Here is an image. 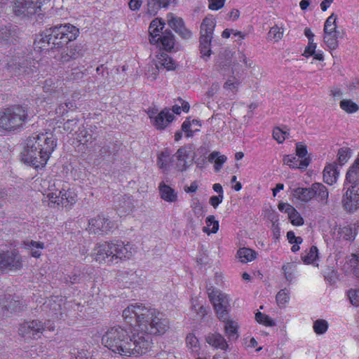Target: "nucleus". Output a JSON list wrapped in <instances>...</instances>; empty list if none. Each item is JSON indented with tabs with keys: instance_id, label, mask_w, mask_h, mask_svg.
Listing matches in <instances>:
<instances>
[{
	"instance_id": "10",
	"label": "nucleus",
	"mask_w": 359,
	"mask_h": 359,
	"mask_svg": "<svg viewBox=\"0 0 359 359\" xmlns=\"http://www.w3.org/2000/svg\"><path fill=\"white\" fill-rule=\"evenodd\" d=\"M113 241L98 243L95 246L92 256L95 262L107 265L114 264Z\"/></svg>"
},
{
	"instance_id": "51",
	"label": "nucleus",
	"mask_w": 359,
	"mask_h": 359,
	"mask_svg": "<svg viewBox=\"0 0 359 359\" xmlns=\"http://www.w3.org/2000/svg\"><path fill=\"white\" fill-rule=\"evenodd\" d=\"M336 20L337 16L334 13L328 17L324 25V32H337Z\"/></svg>"
},
{
	"instance_id": "36",
	"label": "nucleus",
	"mask_w": 359,
	"mask_h": 359,
	"mask_svg": "<svg viewBox=\"0 0 359 359\" xmlns=\"http://www.w3.org/2000/svg\"><path fill=\"white\" fill-rule=\"evenodd\" d=\"M156 67H163L168 70H172L175 68L173 60L165 53H162L157 57Z\"/></svg>"
},
{
	"instance_id": "6",
	"label": "nucleus",
	"mask_w": 359,
	"mask_h": 359,
	"mask_svg": "<svg viewBox=\"0 0 359 359\" xmlns=\"http://www.w3.org/2000/svg\"><path fill=\"white\" fill-rule=\"evenodd\" d=\"M38 62L31 57H17L11 59L7 64V70L12 76L21 79H29L37 72Z\"/></svg>"
},
{
	"instance_id": "45",
	"label": "nucleus",
	"mask_w": 359,
	"mask_h": 359,
	"mask_svg": "<svg viewBox=\"0 0 359 359\" xmlns=\"http://www.w3.org/2000/svg\"><path fill=\"white\" fill-rule=\"evenodd\" d=\"M285 279L291 283L294 278V272L296 271V266L292 263H286L282 266Z\"/></svg>"
},
{
	"instance_id": "7",
	"label": "nucleus",
	"mask_w": 359,
	"mask_h": 359,
	"mask_svg": "<svg viewBox=\"0 0 359 359\" xmlns=\"http://www.w3.org/2000/svg\"><path fill=\"white\" fill-rule=\"evenodd\" d=\"M208 298L212 304L219 320H224L228 317L230 310V299L229 296L212 287L207 289Z\"/></svg>"
},
{
	"instance_id": "21",
	"label": "nucleus",
	"mask_w": 359,
	"mask_h": 359,
	"mask_svg": "<svg viewBox=\"0 0 359 359\" xmlns=\"http://www.w3.org/2000/svg\"><path fill=\"white\" fill-rule=\"evenodd\" d=\"M313 198L322 205L329 203V191L327 187L321 183H313L311 185Z\"/></svg>"
},
{
	"instance_id": "47",
	"label": "nucleus",
	"mask_w": 359,
	"mask_h": 359,
	"mask_svg": "<svg viewBox=\"0 0 359 359\" xmlns=\"http://www.w3.org/2000/svg\"><path fill=\"white\" fill-rule=\"evenodd\" d=\"M187 347L192 351L198 353L199 351V341L194 334H189L186 338Z\"/></svg>"
},
{
	"instance_id": "42",
	"label": "nucleus",
	"mask_w": 359,
	"mask_h": 359,
	"mask_svg": "<svg viewBox=\"0 0 359 359\" xmlns=\"http://www.w3.org/2000/svg\"><path fill=\"white\" fill-rule=\"evenodd\" d=\"M352 149L349 147H341L337 152V161L339 165H344L351 157Z\"/></svg>"
},
{
	"instance_id": "13",
	"label": "nucleus",
	"mask_w": 359,
	"mask_h": 359,
	"mask_svg": "<svg viewBox=\"0 0 359 359\" xmlns=\"http://www.w3.org/2000/svg\"><path fill=\"white\" fill-rule=\"evenodd\" d=\"M113 228V222L104 215H97L88 221L87 231L89 233H107Z\"/></svg>"
},
{
	"instance_id": "23",
	"label": "nucleus",
	"mask_w": 359,
	"mask_h": 359,
	"mask_svg": "<svg viewBox=\"0 0 359 359\" xmlns=\"http://www.w3.org/2000/svg\"><path fill=\"white\" fill-rule=\"evenodd\" d=\"M206 342L215 347L223 351H226L229 348V344L224 337L219 333H210L205 338Z\"/></svg>"
},
{
	"instance_id": "22",
	"label": "nucleus",
	"mask_w": 359,
	"mask_h": 359,
	"mask_svg": "<svg viewBox=\"0 0 359 359\" xmlns=\"http://www.w3.org/2000/svg\"><path fill=\"white\" fill-rule=\"evenodd\" d=\"M16 34L15 26L0 27V48H7L13 42Z\"/></svg>"
},
{
	"instance_id": "29",
	"label": "nucleus",
	"mask_w": 359,
	"mask_h": 359,
	"mask_svg": "<svg viewBox=\"0 0 359 359\" xmlns=\"http://www.w3.org/2000/svg\"><path fill=\"white\" fill-rule=\"evenodd\" d=\"M339 171L335 163L325 166L323 170L324 182L330 185L334 184L339 177Z\"/></svg>"
},
{
	"instance_id": "59",
	"label": "nucleus",
	"mask_w": 359,
	"mask_h": 359,
	"mask_svg": "<svg viewBox=\"0 0 359 359\" xmlns=\"http://www.w3.org/2000/svg\"><path fill=\"white\" fill-rule=\"evenodd\" d=\"M240 84L238 80L235 77L229 79L224 84V88L231 91H236Z\"/></svg>"
},
{
	"instance_id": "15",
	"label": "nucleus",
	"mask_w": 359,
	"mask_h": 359,
	"mask_svg": "<svg viewBox=\"0 0 359 359\" xmlns=\"http://www.w3.org/2000/svg\"><path fill=\"white\" fill-rule=\"evenodd\" d=\"M342 203L345 209L350 212L359 208V185L351 184L344 195Z\"/></svg>"
},
{
	"instance_id": "16",
	"label": "nucleus",
	"mask_w": 359,
	"mask_h": 359,
	"mask_svg": "<svg viewBox=\"0 0 359 359\" xmlns=\"http://www.w3.org/2000/svg\"><path fill=\"white\" fill-rule=\"evenodd\" d=\"M46 184H48L47 193L46 194V198L48 201V205L50 207H53L55 206V201L59 198L58 196L62 193L61 190L65 184L60 180H45L43 184L46 185Z\"/></svg>"
},
{
	"instance_id": "17",
	"label": "nucleus",
	"mask_w": 359,
	"mask_h": 359,
	"mask_svg": "<svg viewBox=\"0 0 359 359\" xmlns=\"http://www.w3.org/2000/svg\"><path fill=\"white\" fill-rule=\"evenodd\" d=\"M149 118L152 119L153 125L159 130L164 129L174 119V115L169 109L162 110L157 116L154 111L149 112Z\"/></svg>"
},
{
	"instance_id": "33",
	"label": "nucleus",
	"mask_w": 359,
	"mask_h": 359,
	"mask_svg": "<svg viewBox=\"0 0 359 359\" xmlns=\"http://www.w3.org/2000/svg\"><path fill=\"white\" fill-rule=\"evenodd\" d=\"M189 151L187 147H181L177 151L175 156L177 160V168L178 170L182 172L187 170L188 167L187 158L189 156Z\"/></svg>"
},
{
	"instance_id": "35",
	"label": "nucleus",
	"mask_w": 359,
	"mask_h": 359,
	"mask_svg": "<svg viewBox=\"0 0 359 359\" xmlns=\"http://www.w3.org/2000/svg\"><path fill=\"white\" fill-rule=\"evenodd\" d=\"M171 154L168 149H165L158 155L157 165L163 172L168 171L171 162Z\"/></svg>"
},
{
	"instance_id": "25",
	"label": "nucleus",
	"mask_w": 359,
	"mask_h": 359,
	"mask_svg": "<svg viewBox=\"0 0 359 359\" xmlns=\"http://www.w3.org/2000/svg\"><path fill=\"white\" fill-rule=\"evenodd\" d=\"M0 308L11 312H17L22 309L23 306L18 299L8 294L0 299Z\"/></svg>"
},
{
	"instance_id": "2",
	"label": "nucleus",
	"mask_w": 359,
	"mask_h": 359,
	"mask_svg": "<svg viewBox=\"0 0 359 359\" xmlns=\"http://www.w3.org/2000/svg\"><path fill=\"white\" fill-rule=\"evenodd\" d=\"M134 333L120 326L110 327L102 337V343L122 356L142 355L148 351V340L139 341Z\"/></svg>"
},
{
	"instance_id": "1",
	"label": "nucleus",
	"mask_w": 359,
	"mask_h": 359,
	"mask_svg": "<svg viewBox=\"0 0 359 359\" xmlns=\"http://www.w3.org/2000/svg\"><path fill=\"white\" fill-rule=\"evenodd\" d=\"M123 317L130 323V333H134L139 341L148 340V350L153 335H162L170 328L169 320L156 309L142 304H130L123 311Z\"/></svg>"
},
{
	"instance_id": "3",
	"label": "nucleus",
	"mask_w": 359,
	"mask_h": 359,
	"mask_svg": "<svg viewBox=\"0 0 359 359\" xmlns=\"http://www.w3.org/2000/svg\"><path fill=\"white\" fill-rule=\"evenodd\" d=\"M57 147V139L52 133H34L25 141L22 161L36 169L43 168Z\"/></svg>"
},
{
	"instance_id": "5",
	"label": "nucleus",
	"mask_w": 359,
	"mask_h": 359,
	"mask_svg": "<svg viewBox=\"0 0 359 359\" xmlns=\"http://www.w3.org/2000/svg\"><path fill=\"white\" fill-rule=\"evenodd\" d=\"M51 47L59 49L64 47L69 41L75 40L79 34V30L71 24H60L47 29Z\"/></svg>"
},
{
	"instance_id": "34",
	"label": "nucleus",
	"mask_w": 359,
	"mask_h": 359,
	"mask_svg": "<svg viewBox=\"0 0 359 359\" xmlns=\"http://www.w3.org/2000/svg\"><path fill=\"white\" fill-rule=\"evenodd\" d=\"M337 233L340 239L353 241L357 234L355 225H348L339 228Z\"/></svg>"
},
{
	"instance_id": "31",
	"label": "nucleus",
	"mask_w": 359,
	"mask_h": 359,
	"mask_svg": "<svg viewBox=\"0 0 359 359\" xmlns=\"http://www.w3.org/2000/svg\"><path fill=\"white\" fill-rule=\"evenodd\" d=\"M48 38V30L46 29L35 39L34 48L38 50H53L51 47V41Z\"/></svg>"
},
{
	"instance_id": "55",
	"label": "nucleus",
	"mask_w": 359,
	"mask_h": 359,
	"mask_svg": "<svg viewBox=\"0 0 359 359\" xmlns=\"http://www.w3.org/2000/svg\"><path fill=\"white\" fill-rule=\"evenodd\" d=\"M291 223L294 226H302L304 224V219L297 210L294 208L291 214L288 215Z\"/></svg>"
},
{
	"instance_id": "44",
	"label": "nucleus",
	"mask_w": 359,
	"mask_h": 359,
	"mask_svg": "<svg viewBox=\"0 0 359 359\" xmlns=\"http://www.w3.org/2000/svg\"><path fill=\"white\" fill-rule=\"evenodd\" d=\"M318 248L316 246L310 248L308 252L302 256V259L305 264H311L313 262L318 256Z\"/></svg>"
},
{
	"instance_id": "64",
	"label": "nucleus",
	"mask_w": 359,
	"mask_h": 359,
	"mask_svg": "<svg viewBox=\"0 0 359 359\" xmlns=\"http://www.w3.org/2000/svg\"><path fill=\"white\" fill-rule=\"evenodd\" d=\"M316 48V43L313 42V40H311L310 38V41H309V45L306 48L304 55L306 57H309L314 55Z\"/></svg>"
},
{
	"instance_id": "48",
	"label": "nucleus",
	"mask_w": 359,
	"mask_h": 359,
	"mask_svg": "<svg viewBox=\"0 0 359 359\" xmlns=\"http://www.w3.org/2000/svg\"><path fill=\"white\" fill-rule=\"evenodd\" d=\"M340 107L347 113H354L359 109L358 105L351 100H341Z\"/></svg>"
},
{
	"instance_id": "41",
	"label": "nucleus",
	"mask_w": 359,
	"mask_h": 359,
	"mask_svg": "<svg viewBox=\"0 0 359 359\" xmlns=\"http://www.w3.org/2000/svg\"><path fill=\"white\" fill-rule=\"evenodd\" d=\"M205 222L207 226H204L203 228V231L210 234V233H215L219 229V222L215 220V218L213 215H209L206 219Z\"/></svg>"
},
{
	"instance_id": "27",
	"label": "nucleus",
	"mask_w": 359,
	"mask_h": 359,
	"mask_svg": "<svg viewBox=\"0 0 359 359\" xmlns=\"http://www.w3.org/2000/svg\"><path fill=\"white\" fill-rule=\"evenodd\" d=\"M161 198L166 202L175 203L177 201V194L171 187L161 182L158 186Z\"/></svg>"
},
{
	"instance_id": "8",
	"label": "nucleus",
	"mask_w": 359,
	"mask_h": 359,
	"mask_svg": "<svg viewBox=\"0 0 359 359\" xmlns=\"http://www.w3.org/2000/svg\"><path fill=\"white\" fill-rule=\"evenodd\" d=\"M46 328L50 331H53L55 329L54 326L46 325L39 320H33L20 324L18 332V334L25 341H30L33 339H39Z\"/></svg>"
},
{
	"instance_id": "18",
	"label": "nucleus",
	"mask_w": 359,
	"mask_h": 359,
	"mask_svg": "<svg viewBox=\"0 0 359 359\" xmlns=\"http://www.w3.org/2000/svg\"><path fill=\"white\" fill-rule=\"evenodd\" d=\"M168 22L169 26L182 38L189 39L191 37V33L185 27L184 21L181 18L174 16L170 13L168 15Z\"/></svg>"
},
{
	"instance_id": "19",
	"label": "nucleus",
	"mask_w": 359,
	"mask_h": 359,
	"mask_svg": "<svg viewBox=\"0 0 359 359\" xmlns=\"http://www.w3.org/2000/svg\"><path fill=\"white\" fill-rule=\"evenodd\" d=\"M59 198L55 201V205L67 206L74 204L77 201L76 194L65 184L61 190Z\"/></svg>"
},
{
	"instance_id": "9",
	"label": "nucleus",
	"mask_w": 359,
	"mask_h": 359,
	"mask_svg": "<svg viewBox=\"0 0 359 359\" xmlns=\"http://www.w3.org/2000/svg\"><path fill=\"white\" fill-rule=\"evenodd\" d=\"M215 27V21L211 18H205L201 25L200 50L203 57H208L210 55V43L213 31Z\"/></svg>"
},
{
	"instance_id": "60",
	"label": "nucleus",
	"mask_w": 359,
	"mask_h": 359,
	"mask_svg": "<svg viewBox=\"0 0 359 359\" xmlns=\"http://www.w3.org/2000/svg\"><path fill=\"white\" fill-rule=\"evenodd\" d=\"M122 203L123 204L121 205L120 208L123 209V212H124L125 213H128L133 210L134 205L133 203V200L130 198V197H124Z\"/></svg>"
},
{
	"instance_id": "24",
	"label": "nucleus",
	"mask_w": 359,
	"mask_h": 359,
	"mask_svg": "<svg viewBox=\"0 0 359 359\" xmlns=\"http://www.w3.org/2000/svg\"><path fill=\"white\" fill-rule=\"evenodd\" d=\"M62 81L57 78L46 79L43 85V91L50 95H58L62 91Z\"/></svg>"
},
{
	"instance_id": "30",
	"label": "nucleus",
	"mask_w": 359,
	"mask_h": 359,
	"mask_svg": "<svg viewBox=\"0 0 359 359\" xmlns=\"http://www.w3.org/2000/svg\"><path fill=\"white\" fill-rule=\"evenodd\" d=\"M292 196L297 200L303 202L308 203L313 198V191L311 186L310 187H297L292 191Z\"/></svg>"
},
{
	"instance_id": "50",
	"label": "nucleus",
	"mask_w": 359,
	"mask_h": 359,
	"mask_svg": "<svg viewBox=\"0 0 359 359\" xmlns=\"http://www.w3.org/2000/svg\"><path fill=\"white\" fill-rule=\"evenodd\" d=\"M255 319L257 323L265 326L273 327L276 325L274 320H272L269 316L259 311L255 313Z\"/></svg>"
},
{
	"instance_id": "62",
	"label": "nucleus",
	"mask_w": 359,
	"mask_h": 359,
	"mask_svg": "<svg viewBox=\"0 0 359 359\" xmlns=\"http://www.w3.org/2000/svg\"><path fill=\"white\" fill-rule=\"evenodd\" d=\"M78 127V121L76 119L67 120L63 126V128L68 133H72Z\"/></svg>"
},
{
	"instance_id": "57",
	"label": "nucleus",
	"mask_w": 359,
	"mask_h": 359,
	"mask_svg": "<svg viewBox=\"0 0 359 359\" xmlns=\"http://www.w3.org/2000/svg\"><path fill=\"white\" fill-rule=\"evenodd\" d=\"M347 294L351 304L354 306H359V289H350Z\"/></svg>"
},
{
	"instance_id": "11",
	"label": "nucleus",
	"mask_w": 359,
	"mask_h": 359,
	"mask_svg": "<svg viewBox=\"0 0 359 359\" xmlns=\"http://www.w3.org/2000/svg\"><path fill=\"white\" fill-rule=\"evenodd\" d=\"M22 267L21 256L15 250L0 252V270L17 271Z\"/></svg>"
},
{
	"instance_id": "46",
	"label": "nucleus",
	"mask_w": 359,
	"mask_h": 359,
	"mask_svg": "<svg viewBox=\"0 0 359 359\" xmlns=\"http://www.w3.org/2000/svg\"><path fill=\"white\" fill-rule=\"evenodd\" d=\"M276 299L279 307H285L290 300V291L285 288L280 290L276 294Z\"/></svg>"
},
{
	"instance_id": "32",
	"label": "nucleus",
	"mask_w": 359,
	"mask_h": 359,
	"mask_svg": "<svg viewBox=\"0 0 359 359\" xmlns=\"http://www.w3.org/2000/svg\"><path fill=\"white\" fill-rule=\"evenodd\" d=\"M283 163L292 168L305 169L309 164V159H300L292 155H286L283 159Z\"/></svg>"
},
{
	"instance_id": "56",
	"label": "nucleus",
	"mask_w": 359,
	"mask_h": 359,
	"mask_svg": "<svg viewBox=\"0 0 359 359\" xmlns=\"http://www.w3.org/2000/svg\"><path fill=\"white\" fill-rule=\"evenodd\" d=\"M289 133L287 130H283L279 128H276L273 131V138L278 142L282 143L287 138Z\"/></svg>"
},
{
	"instance_id": "53",
	"label": "nucleus",
	"mask_w": 359,
	"mask_h": 359,
	"mask_svg": "<svg viewBox=\"0 0 359 359\" xmlns=\"http://www.w3.org/2000/svg\"><path fill=\"white\" fill-rule=\"evenodd\" d=\"M163 27L164 24L162 23L161 20L158 19L152 20L149 27L150 35H159V33L162 31Z\"/></svg>"
},
{
	"instance_id": "12",
	"label": "nucleus",
	"mask_w": 359,
	"mask_h": 359,
	"mask_svg": "<svg viewBox=\"0 0 359 359\" xmlns=\"http://www.w3.org/2000/svg\"><path fill=\"white\" fill-rule=\"evenodd\" d=\"M114 248V264L119 261L130 259L136 252V248L134 245L123 241H113Z\"/></svg>"
},
{
	"instance_id": "63",
	"label": "nucleus",
	"mask_w": 359,
	"mask_h": 359,
	"mask_svg": "<svg viewBox=\"0 0 359 359\" xmlns=\"http://www.w3.org/2000/svg\"><path fill=\"white\" fill-rule=\"evenodd\" d=\"M208 2L210 10L217 11L224 6L225 0H208Z\"/></svg>"
},
{
	"instance_id": "54",
	"label": "nucleus",
	"mask_w": 359,
	"mask_h": 359,
	"mask_svg": "<svg viewBox=\"0 0 359 359\" xmlns=\"http://www.w3.org/2000/svg\"><path fill=\"white\" fill-rule=\"evenodd\" d=\"M283 35V31L281 28L275 25L271 28L268 33V38L274 41H278Z\"/></svg>"
},
{
	"instance_id": "58",
	"label": "nucleus",
	"mask_w": 359,
	"mask_h": 359,
	"mask_svg": "<svg viewBox=\"0 0 359 359\" xmlns=\"http://www.w3.org/2000/svg\"><path fill=\"white\" fill-rule=\"evenodd\" d=\"M346 263L352 268V270L359 268V250L356 253H352L347 257Z\"/></svg>"
},
{
	"instance_id": "37",
	"label": "nucleus",
	"mask_w": 359,
	"mask_h": 359,
	"mask_svg": "<svg viewBox=\"0 0 359 359\" xmlns=\"http://www.w3.org/2000/svg\"><path fill=\"white\" fill-rule=\"evenodd\" d=\"M237 256L242 263H248L257 257V252L250 248H242L238 250Z\"/></svg>"
},
{
	"instance_id": "4",
	"label": "nucleus",
	"mask_w": 359,
	"mask_h": 359,
	"mask_svg": "<svg viewBox=\"0 0 359 359\" xmlns=\"http://www.w3.org/2000/svg\"><path fill=\"white\" fill-rule=\"evenodd\" d=\"M28 119L27 109L21 105H14L0 111V128L15 131L21 128Z\"/></svg>"
},
{
	"instance_id": "49",
	"label": "nucleus",
	"mask_w": 359,
	"mask_h": 359,
	"mask_svg": "<svg viewBox=\"0 0 359 359\" xmlns=\"http://www.w3.org/2000/svg\"><path fill=\"white\" fill-rule=\"evenodd\" d=\"M77 139L81 144H86L93 142L95 137H93V135L88 130L82 129L80 130Z\"/></svg>"
},
{
	"instance_id": "52",
	"label": "nucleus",
	"mask_w": 359,
	"mask_h": 359,
	"mask_svg": "<svg viewBox=\"0 0 359 359\" xmlns=\"http://www.w3.org/2000/svg\"><path fill=\"white\" fill-rule=\"evenodd\" d=\"M313 330L318 334L325 333L328 328V323L325 320L318 319L313 323Z\"/></svg>"
},
{
	"instance_id": "28",
	"label": "nucleus",
	"mask_w": 359,
	"mask_h": 359,
	"mask_svg": "<svg viewBox=\"0 0 359 359\" xmlns=\"http://www.w3.org/2000/svg\"><path fill=\"white\" fill-rule=\"evenodd\" d=\"M174 0H147V13L154 16L161 8H167Z\"/></svg>"
},
{
	"instance_id": "43",
	"label": "nucleus",
	"mask_w": 359,
	"mask_h": 359,
	"mask_svg": "<svg viewBox=\"0 0 359 359\" xmlns=\"http://www.w3.org/2000/svg\"><path fill=\"white\" fill-rule=\"evenodd\" d=\"M339 32H324V41L330 49H335L338 46Z\"/></svg>"
},
{
	"instance_id": "26",
	"label": "nucleus",
	"mask_w": 359,
	"mask_h": 359,
	"mask_svg": "<svg viewBox=\"0 0 359 359\" xmlns=\"http://www.w3.org/2000/svg\"><path fill=\"white\" fill-rule=\"evenodd\" d=\"M346 182L354 186L359 185V154L346 172Z\"/></svg>"
},
{
	"instance_id": "40",
	"label": "nucleus",
	"mask_w": 359,
	"mask_h": 359,
	"mask_svg": "<svg viewBox=\"0 0 359 359\" xmlns=\"http://www.w3.org/2000/svg\"><path fill=\"white\" fill-rule=\"evenodd\" d=\"M227 158L224 155L220 154L218 151H213L209 156V161L215 162V170L216 172H219L223 164L226 161Z\"/></svg>"
},
{
	"instance_id": "20",
	"label": "nucleus",
	"mask_w": 359,
	"mask_h": 359,
	"mask_svg": "<svg viewBox=\"0 0 359 359\" xmlns=\"http://www.w3.org/2000/svg\"><path fill=\"white\" fill-rule=\"evenodd\" d=\"M224 322V333L227 337L229 341H235L239 337V325L236 320L229 319V316L224 320H220Z\"/></svg>"
},
{
	"instance_id": "38",
	"label": "nucleus",
	"mask_w": 359,
	"mask_h": 359,
	"mask_svg": "<svg viewBox=\"0 0 359 359\" xmlns=\"http://www.w3.org/2000/svg\"><path fill=\"white\" fill-rule=\"evenodd\" d=\"M23 245L25 248L30 250L32 256L36 258L41 256V253L40 250L44 248L43 243L34 241H24Z\"/></svg>"
},
{
	"instance_id": "61",
	"label": "nucleus",
	"mask_w": 359,
	"mask_h": 359,
	"mask_svg": "<svg viewBox=\"0 0 359 359\" xmlns=\"http://www.w3.org/2000/svg\"><path fill=\"white\" fill-rule=\"evenodd\" d=\"M296 153L297 156L299 158L302 159H309L306 157L307 155V149L306 147L302 143L299 142L296 145Z\"/></svg>"
},
{
	"instance_id": "14",
	"label": "nucleus",
	"mask_w": 359,
	"mask_h": 359,
	"mask_svg": "<svg viewBox=\"0 0 359 359\" xmlns=\"http://www.w3.org/2000/svg\"><path fill=\"white\" fill-rule=\"evenodd\" d=\"M86 49L81 43L75 44L63 49L54 57L58 61L62 62H68L72 60H76L82 57L85 53Z\"/></svg>"
},
{
	"instance_id": "39",
	"label": "nucleus",
	"mask_w": 359,
	"mask_h": 359,
	"mask_svg": "<svg viewBox=\"0 0 359 359\" xmlns=\"http://www.w3.org/2000/svg\"><path fill=\"white\" fill-rule=\"evenodd\" d=\"M161 43L163 48L167 51H171L174 48L175 38L170 32H165L160 37Z\"/></svg>"
}]
</instances>
